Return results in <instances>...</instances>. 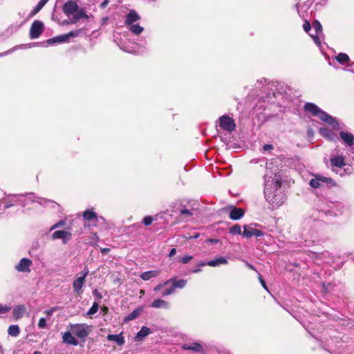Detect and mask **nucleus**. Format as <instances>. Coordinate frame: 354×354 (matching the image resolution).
I'll use <instances>...</instances> for the list:
<instances>
[{
	"label": "nucleus",
	"instance_id": "nucleus-27",
	"mask_svg": "<svg viewBox=\"0 0 354 354\" xmlns=\"http://www.w3.org/2000/svg\"><path fill=\"white\" fill-rule=\"evenodd\" d=\"M25 310L26 306L24 305L16 306L12 310L13 317L16 319L22 317Z\"/></svg>",
	"mask_w": 354,
	"mask_h": 354
},
{
	"label": "nucleus",
	"instance_id": "nucleus-11",
	"mask_svg": "<svg viewBox=\"0 0 354 354\" xmlns=\"http://www.w3.org/2000/svg\"><path fill=\"white\" fill-rule=\"evenodd\" d=\"M243 228V231L242 235L247 239L251 238L253 236L260 237L264 235L263 231L254 228L252 224L245 225Z\"/></svg>",
	"mask_w": 354,
	"mask_h": 354
},
{
	"label": "nucleus",
	"instance_id": "nucleus-9",
	"mask_svg": "<svg viewBox=\"0 0 354 354\" xmlns=\"http://www.w3.org/2000/svg\"><path fill=\"white\" fill-rule=\"evenodd\" d=\"M29 202H31V203L37 202L39 205L44 206V207H46L48 205H52L53 207H54L56 205H58L56 203H55L54 201H50V200H48V199L43 198H37V200L36 201L32 197L28 196L26 198H25V196L23 195V199H22L21 205L22 207H25L26 205H27L28 204Z\"/></svg>",
	"mask_w": 354,
	"mask_h": 354
},
{
	"label": "nucleus",
	"instance_id": "nucleus-18",
	"mask_svg": "<svg viewBox=\"0 0 354 354\" xmlns=\"http://www.w3.org/2000/svg\"><path fill=\"white\" fill-rule=\"evenodd\" d=\"M319 133L324 138H326L328 140L334 141L338 140L337 136L335 133H333L330 129L327 127H322L319 129Z\"/></svg>",
	"mask_w": 354,
	"mask_h": 354
},
{
	"label": "nucleus",
	"instance_id": "nucleus-5",
	"mask_svg": "<svg viewBox=\"0 0 354 354\" xmlns=\"http://www.w3.org/2000/svg\"><path fill=\"white\" fill-rule=\"evenodd\" d=\"M82 29L75 30L69 32L67 34L60 35L56 37H54L53 38H50L46 41V43L48 45H53L54 44L57 43H65L68 42L71 37H77L81 32Z\"/></svg>",
	"mask_w": 354,
	"mask_h": 354
},
{
	"label": "nucleus",
	"instance_id": "nucleus-33",
	"mask_svg": "<svg viewBox=\"0 0 354 354\" xmlns=\"http://www.w3.org/2000/svg\"><path fill=\"white\" fill-rule=\"evenodd\" d=\"M8 333L10 336L17 337L20 333V329L18 325H11L9 326Z\"/></svg>",
	"mask_w": 354,
	"mask_h": 354
},
{
	"label": "nucleus",
	"instance_id": "nucleus-23",
	"mask_svg": "<svg viewBox=\"0 0 354 354\" xmlns=\"http://www.w3.org/2000/svg\"><path fill=\"white\" fill-rule=\"evenodd\" d=\"M244 216V211L241 208H232L230 214V218L232 220L236 221L241 219Z\"/></svg>",
	"mask_w": 354,
	"mask_h": 354
},
{
	"label": "nucleus",
	"instance_id": "nucleus-10",
	"mask_svg": "<svg viewBox=\"0 0 354 354\" xmlns=\"http://www.w3.org/2000/svg\"><path fill=\"white\" fill-rule=\"evenodd\" d=\"M219 126L224 131L229 132L234 131L236 128L234 120L227 115H223L219 118Z\"/></svg>",
	"mask_w": 354,
	"mask_h": 354
},
{
	"label": "nucleus",
	"instance_id": "nucleus-12",
	"mask_svg": "<svg viewBox=\"0 0 354 354\" xmlns=\"http://www.w3.org/2000/svg\"><path fill=\"white\" fill-rule=\"evenodd\" d=\"M44 31V24L40 21H35L30 27V37L32 39L38 38Z\"/></svg>",
	"mask_w": 354,
	"mask_h": 354
},
{
	"label": "nucleus",
	"instance_id": "nucleus-30",
	"mask_svg": "<svg viewBox=\"0 0 354 354\" xmlns=\"http://www.w3.org/2000/svg\"><path fill=\"white\" fill-rule=\"evenodd\" d=\"M169 280L170 283H172V286L174 287V290L176 288H183L187 284V281L185 279L176 280V279L174 278Z\"/></svg>",
	"mask_w": 354,
	"mask_h": 354
},
{
	"label": "nucleus",
	"instance_id": "nucleus-2",
	"mask_svg": "<svg viewBox=\"0 0 354 354\" xmlns=\"http://www.w3.org/2000/svg\"><path fill=\"white\" fill-rule=\"evenodd\" d=\"M306 111L310 113L313 116L319 118L322 121L331 126L334 130L340 129L339 124L337 119L321 109L316 104L311 102H306L304 105Z\"/></svg>",
	"mask_w": 354,
	"mask_h": 354
},
{
	"label": "nucleus",
	"instance_id": "nucleus-44",
	"mask_svg": "<svg viewBox=\"0 0 354 354\" xmlns=\"http://www.w3.org/2000/svg\"><path fill=\"white\" fill-rule=\"evenodd\" d=\"M153 221V218H152V216H145L143 220H142V223L145 225H149L152 223Z\"/></svg>",
	"mask_w": 354,
	"mask_h": 354
},
{
	"label": "nucleus",
	"instance_id": "nucleus-48",
	"mask_svg": "<svg viewBox=\"0 0 354 354\" xmlns=\"http://www.w3.org/2000/svg\"><path fill=\"white\" fill-rule=\"evenodd\" d=\"M93 295L95 297V298L98 300H100L102 299V294L97 290H94L93 291Z\"/></svg>",
	"mask_w": 354,
	"mask_h": 354
},
{
	"label": "nucleus",
	"instance_id": "nucleus-61",
	"mask_svg": "<svg viewBox=\"0 0 354 354\" xmlns=\"http://www.w3.org/2000/svg\"><path fill=\"white\" fill-rule=\"evenodd\" d=\"M245 265L247 266V267H248V268H250V269H251V270H255L254 267L252 264H250V263H248V262L245 261Z\"/></svg>",
	"mask_w": 354,
	"mask_h": 354
},
{
	"label": "nucleus",
	"instance_id": "nucleus-34",
	"mask_svg": "<svg viewBox=\"0 0 354 354\" xmlns=\"http://www.w3.org/2000/svg\"><path fill=\"white\" fill-rule=\"evenodd\" d=\"M48 1L49 0H40L37 5L34 8L32 11L31 12L30 16H33L38 12H39Z\"/></svg>",
	"mask_w": 354,
	"mask_h": 354
},
{
	"label": "nucleus",
	"instance_id": "nucleus-51",
	"mask_svg": "<svg viewBox=\"0 0 354 354\" xmlns=\"http://www.w3.org/2000/svg\"><path fill=\"white\" fill-rule=\"evenodd\" d=\"M259 281H260L261 284L263 287V288L265 290H266L267 291H268V288L266 286L265 281L263 280V279L262 278V277L260 274L259 276Z\"/></svg>",
	"mask_w": 354,
	"mask_h": 354
},
{
	"label": "nucleus",
	"instance_id": "nucleus-43",
	"mask_svg": "<svg viewBox=\"0 0 354 354\" xmlns=\"http://www.w3.org/2000/svg\"><path fill=\"white\" fill-rule=\"evenodd\" d=\"M66 223L65 221L64 220H61L58 222H57L56 223H55L50 228V231H53L55 229H57L58 227H62L63 225H64Z\"/></svg>",
	"mask_w": 354,
	"mask_h": 354
},
{
	"label": "nucleus",
	"instance_id": "nucleus-58",
	"mask_svg": "<svg viewBox=\"0 0 354 354\" xmlns=\"http://www.w3.org/2000/svg\"><path fill=\"white\" fill-rule=\"evenodd\" d=\"M176 250L175 248H173L170 250L169 257H172L173 256H174L176 254Z\"/></svg>",
	"mask_w": 354,
	"mask_h": 354
},
{
	"label": "nucleus",
	"instance_id": "nucleus-41",
	"mask_svg": "<svg viewBox=\"0 0 354 354\" xmlns=\"http://www.w3.org/2000/svg\"><path fill=\"white\" fill-rule=\"evenodd\" d=\"M193 259L192 256L185 255L180 259L179 262L183 264L189 263Z\"/></svg>",
	"mask_w": 354,
	"mask_h": 354
},
{
	"label": "nucleus",
	"instance_id": "nucleus-40",
	"mask_svg": "<svg viewBox=\"0 0 354 354\" xmlns=\"http://www.w3.org/2000/svg\"><path fill=\"white\" fill-rule=\"evenodd\" d=\"M10 310L11 307L10 306L0 304V315L8 313Z\"/></svg>",
	"mask_w": 354,
	"mask_h": 354
},
{
	"label": "nucleus",
	"instance_id": "nucleus-63",
	"mask_svg": "<svg viewBox=\"0 0 354 354\" xmlns=\"http://www.w3.org/2000/svg\"><path fill=\"white\" fill-rule=\"evenodd\" d=\"M199 236H200L199 234H196L194 236H190V239H198L199 237Z\"/></svg>",
	"mask_w": 354,
	"mask_h": 354
},
{
	"label": "nucleus",
	"instance_id": "nucleus-42",
	"mask_svg": "<svg viewBox=\"0 0 354 354\" xmlns=\"http://www.w3.org/2000/svg\"><path fill=\"white\" fill-rule=\"evenodd\" d=\"M174 292H175V290H174V287L171 286L169 288L166 289L165 290H164L162 292V296L166 297V296L174 294Z\"/></svg>",
	"mask_w": 354,
	"mask_h": 354
},
{
	"label": "nucleus",
	"instance_id": "nucleus-54",
	"mask_svg": "<svg viewBox=\"0 0 354 354\" xmlns=\"http://www.w3.org/2000/svg\"><path fill=\"white\" fill-rule=\"evenodd\" d=\"M18 48V47L17 46V47H15V48H14L13 49H12V50H8V51H6V52H5V53H0V57H3V56H5V55H8L9 53H10L13 52V51H14L16 48Z\"/></svg>",
	"mask_w": 354,
	"mask_h": 354
},
{
	"label": "nucleus",
	"instance_id": "nucleus-7",
	"mask_svg": "<svg viewBox=\"0 0 354 354\" xmlns=\"http://www.w3.org/2000/svg\"><path fill=\"white\" fill-rule=\"evenodd\" d=\"M181 348L185 351H191L196 354H207L208 351V346L206 344H203L198 342L183 344Z\"/></svg>",
	"mask_w": 354,
	"mask_h": 354
},
{
	"label": "nucleus",
	"instance_id": "nucleus-35",
	"mask_svg": "<svg viewBox=\"0 0 354 354\" xmlns=\"http://www.w3.org/2000/svg\"><path fill=\"white\" fill-rule=\"evenodd\" d=\"M230 234L232 235L242 234L241 227L239 224H235L229 229Z\"/></svg>",
	"mask_w": 354,
	"mask_h": 354
},
{
	"label": "nucleus",
	"instance_id": "nucleus-53",
	"mask_svg": "<svg viewBox=\"0 0 354 354\" xmlns=\"http://www.w3.org/2000/svg\"><path fill=\"white\" fill-rule=\"evenodd\" d=\"M273 149V146L272 145H270V144H266V145H264L263 147V151H270Z\"/></svg>",
	"mask_w": 354,
	"mask_h": 354
},
{
	"label": "nucleus",
	"instance_id": "nucleus-59",
	"mask_svg": "<svg viewBox=\"0 0 354 354\" xmlns=\"http://www.w3.org/2000/svg\"><path fill=\"white\" fill-rule=\"evenodd\" d=\"M207 241L210 243H217L218 242V240L216 239H209Z\"/></svg>",
	"mask_w": 354,
	"mask_h": 354
},
{
	"label": "nucleus",
	"instance_id": "nucleus-25",
	"mask_svg": "<svg viewBox=\"0 0 354 354\" xmlns=\"http://www.w3.org/2000/svg\"><path fill=\"white\" fill-rule=\"evenodd\" d=\"M63 342L71 345L77 346L78 342L73 336L72 332H66L63 335Z\"/></svg>",
	"mask_w": 354,
	"mask_h": 354
},
{
	"label": "nucleus",
	"instance_id": "nucleus-55",
	"mask_svg": "<svg viewBox=\"0 0 354 354\" xmlns=\"http://www.w3.org/2000/svg\"><path fill=\"white\" fill-rule=\"evenodd\" d=\"M109 2V0H104L101 4H100V8H105L106 7V6L108 5Z\"/></svg>",
	"mask_w": 354,
	"mask_h": 354
},
{
	"label": "nucleus",
	"instance_id": "nucleus-57",
	"mask_svg": "<svg viewBox=\"0 0 354 354\" xmlns=\"http://www.w3.org/2000/svg\"><path fill=\"white\" fill-rule=\"evenodd\" d=\"M6 201L7 202L6 203L5 206H4L5 209H8V208H10V207H12L14 205L13 203H11L8 201Z\"/></svg>",
	"mask_w": 354,
	"mask_h": 354
},
{
	"label": "nucleus",
	"instance_id": "nucleus-14",
	"mask_svg": "<svg viewBox=\"0 0 354 354\" xmlns=\"http://www.w3.org/2000/svg\"><path fill=\"white\" fill-rule=\"evenodd\" d=\"M32 262L30 259L23 258L20 260L19 263L15 266V268L20 272H30V267L32 266Z\"/></svg>",
	"mask_w": 354,
	"mask_h": 354
},
{
	"label": "nucleus",
	"instance_id": "nucleus-62",
	"mask_svg": "<svg viewBox=\"0 0 354 354\" xmlns=\"http://www.w3.org/2000/svg\"><path fill=\"white\" fill-rule=\"evenodd\" d=\"M304 238L305 239V242H308V241H311V240H308V234H302ZM312 242H314V241H312Z\"/></svg>",
	"mask_w": 354,
	"mask_h": 354
},
{
	"label": "nucleus",
	"instance_id": "nucleus-4",
	"mask_svg": "<svg viewBox=\"0 0 354 354\" xmlns=\"http://www.w3.org/2000/svg\"><path fill=\"white\" fill-rule=\"evenodd\" d=\"M335 184L332 178L318 174L313 175V178L309 182V185L314 189H322L328 185H335Z\"/></svg>",
	"mask_w": 354,
	"mask_h": 354
},
{
	"label": "nucleus",
	"instance_id": "nucleus-50",
	"mask_svg": "<svg viewBox=\"0 0 354 354\" xmlns=\"http://www.w3.org/2000/svg\"><path fill=\"white\" fill-rule=\"evenodd\" d=\"M6 201H8L11 203L17 204V198H14V195H9L6 198Z\"/></svg>",
	"mask_w": 354,
	"mask_h": 354
},
{
	"label": "nucleus",
	"instance_id": "nucleus-45",
	"mask_svg": "<svg viewBox=\"0 0 354 354\" xmlns=\"http://www.w3.org/2000/svg\"><path fill=\"white\" fill-rule=\"evenodd\" d=\"M170 283V280H167L162 283H158L157 286H156L153 288V290L157 292L159 291L161 288H162L164 286H167Z\"/></svg>",
	"mask_w": 354,
	"mask_h": 354
},
{
	"label": "nucleus",
	"instance_id": "nucleus-60",
	"mask_svg": "<svg viewBox=\"0 0 354 354\" xmlns=\"http://www.w3.org/2000/svg\"><path fill=\"white\" fill-rule=\"evenodd\" d=\"M218 354H231L228 351L223 349L218 351Z\"/></svg>",
	"mask_w": 354,
	"mask_h": 354
},
{
	"label": "nucleus",
	"instance_id": "nucleus-24",
	"mask_svg": "<svg viewBox=\"0 0 354 354\" xmlns=\"http://www.w3.org/2000/svg\"><path fill=\"white\" fill-rule=\"evenodd\" d=\"M151 307L154 308L168 309L169 308V304L163 299H157L152 302Z\"/></svg>",
	"mask_w": 354,
	"mask_h": 354
},
{
	"label": "nucleus",
	"instance_id": "nucleus-17",
	"mask_svg": "<svg viewBox=\"0 0 354 354\" xmlns=\"http://www.w3.org/2000/svg\"><path fill=\"white\" fill-rule=\"evenodd\" d=\"M228 263L227 260L223 257L217 258L214 260L209 261L207 262L201 261L198 263L199 266H209L212 267L219 266L220 265L227 264Z\"/></svg>",
	"mask_w": 354,
	"mask_h": 354
},
{
	"label": "nucleus",
	"instance_id": "nucleus-32",
	"mask_svg": "<svg viewBox=\"0 0 354 354\" xmlns=\"http://www.w3.org/2000/svg\"><path fill=\"white\" fill-rule=\"evenodd\" d=\"M336 60L341 64H345L349 61V57L347 54L344 53H339L335 57Z\"/></svg>",
	"mask_w": 354,
	"mask_h": 354
},
{
	"label": "nucleus",
	"instance_id": "nucleus-15",
	"mask_svg": "<svg viewBox=\"0 0 354 354\" xmlns=\"http://www.w3.org/2000/svg\"><path fill=\"white\" fill-rule=\"evenodd\" d=\"M72 234L70 232L65 230H57L52 234V239H62L63 243H66L71 239Z\"/></svg>",
	"mask_w": 354,
	"mask_h": 354
},
{
	"label": "nucleus",
	"instance_id": "nucleus-36",
	"mask_svg": "<svg viewBox=\"0 0 354 354\" xmlns=\"http://www.w3.org/2000/svg\"><path fill=\"white\" fill-rule=\"evenodd\" d=\"M24 22H22L20 24H12L10 25L6 30V34L8 35H12L15 32H16L19 28L23 25Z\"/></svg>",
	"mask_w": 354,
	"mask_h": 354
},
{
	"label": "nucleus",
	"instance_id": "nucleus-38",
	"mask_svg": "<svg viewBox=\"0 0 354 354\" xmlns=\"http://www.w3.org/2000/svg\"><path fill=\"white\" fill-rule=\"evenodd\" d=\"M140 311L138 309L133 310L125 317V322H129L135 319L140 315Z\"/></svg>",
	"mask_w": 354,
	"mask_h": 354
},
{
	"label": "nucleus",
	"instance_id": "nucleus-39",
	"mask_svg": "<svg viewBox=\"0 0 354 354\" xmlns=\"http://www.w3.org/2000/svg\"><path fill=\"white\" fill-rule=\"evenodd\" d=\"M99 308V305L97 302H94L91 306V308L88 310L86 315L88 316H91L94 314H95Z\"/></svg>",
	"mask_w": 354,
	"mask_h": 354
},
{
	"label": "nucleus",
	"instance_id": "nucleus-21",
	"mask_svg": "<svg viewBox=\"0 0 354 354\" xmlns=\"http://www.w3.org/2000/svg\"><path fill=\"white\" fill-rule=\"evenodd\" d=\"M86 279L84 277H81L77 274L76 279L74 280L73 286L74 288V291L78 294L82 292V286L84 284Z\"/></svg>",
	"mask_w": 354,
	"mask_h": 354
},
{
	"label": "nucleus",
	"instance_id": "nucleus-13",
	"mask_svg": "<svg viewBox=\"0 0 354 354\" xmlns=\"http://www.w3.org/2000/svg\"><path fill=\"white\" fill-rule=\"evenodd\" d=\"M313 28L315 32V34L309 33L310 36L313 38V41L317 46L321 45V40L319 35H322V26L318 21H315L313 23Z\"/></svg>",
	"mask_w": 354,
	"mask_h": 354
},
{
	"label": "nucleus",
	"instance_id": "nucleus-20",
	"mask_svg": "<svg viewBox=\"0 0 354 354\" xmlns=\"http://www.w3.org/2000/svg\"><path fill=\"white\" fill-rule=\"evenodd\" d=\"M83 217L87 221L104 220L102 216H98L92 209L85 210L83 213Z\"/></svg>",
	"mask_w": 354,
	"mask_h": 354
},
{
	"label": "nucleus",
	"instance_id": "nucleus-49",
	"mask_svg": "<svg viewBox=\"0 0 354 354\" xmlns=\"http://www.w3.org/2000/svg\"><path fill=\"white\" fill-rule=\"evenodd\" d=\"M304 30L305 32H308L311 30L310 24L308 21H305V23L303 25Z\"/></svg>",
	"mask_w": 354,
	"mask_h": 354
},
{
	"label": "nucleus",
	"instance_id": "nucleus-47",
	"mask_svg": "<svg viewBox=\"0 0 354 354\" xmlns=\"http://www.w3.org/2000/svg\"><path fill=\"white\" fill-rule=\"evenodd\" d=\"M89 270L88 268L86 266L84 267V270L77 274V275H80L81 277H84V279H86V276L88 274Z\"/></svg>",
	"mask_w": 354,
	"mask_h": 354
},
{
	"label": "nucleus",
	"instance_id": "nucleus-19",
	"mask_svg": "<svg viewBox=\"0 0 354 354\" xmlns=\"http://www.w3.org/2000/svg\"><path fill=\"white\" fill-rule=\"evenodd\" d=\"M140 19V15L134 10H131L127 14L125 19L127 26L136 24Z\"/></svg>",
	"mask_w": 354,
	"mask_h": 354
},
{
	"label": "nucleus",
	"instance_id": "nucleus-8",
	"mask_svg": "<svg viewBox=\"0 0 354 354\" xmlns=\"http://www.w3.org/2000/svg\"><path fill=\"white\" fill-rule=\"evenodd\" d=\"M350 207L348 204L342 202H337L333 204V206L326 212V213L337 216L339 214L347 213Z\"/></svg>",
	"mask_w": 354,
	"mask_h": 354
},
{
	"label": "nucleus",
	"instance_id": "nucleus-64",
	"mask_svg": "<svg viewBox=\"0 0 354 354\" xmlns=\"http://www.w3.org/2000/svg\"><path fill=\"white\" fill-rule=\"evenodd\" d=\"M109 250V248H102V249L101 250V252H102V253H103V254H106Z\"/></svg>",
	"mask_w": 354,
	"mask_h": 354
},
{
	"label": "nucleus",
	"instance_id": "nucleus-26",
	"mask_svg": "<svg viewBox=\"0 0 354 354\" xmlns=\"http://www.w3.org/2000/svg\"><path fill=\"white\" fill-rule=\"evenodd\" d=\"M151 333V330L147 326H142L135 337L136 341H141Z\"/></svg>",
	"mask_w": 354,
	"mask_h": 354
},
{
	"label": "nucleus",
	"instance_id": "nucleus-1",
	"mask_svg": "<svg viewBox=\"0 0 354 354\" xmlns=\"http://www.w3.org/2000/svg\"><path fill=\"white\" fill-rule=\"evenodd\" d=\"M272 162L267 165V173L265 174V188L264 195L266 201L272 204L274 207H279L281 205L286 201V194L281 189V178L277 175L275 169L274 171V177L269 175L268 170L270 169V165Z\"/></svg>",
	"mask_w": 354,
	"mask_h": 354
},
{
	"label": "nucleus",
	"instance_id": "nucleus-22",
	"mask_svg": "<svg viewBox=\"0 0 354 354\" xmlns=\"http://www.w3.org/2000/svg\"><path fill=\"white\" fill-rule=\"evenodd\" d=\"M330 164L333 167L342 168L346 165L345 158L342 156H335L330 158Z\"/></svg>",
	"mask_w": 354,
	"mask_h": 354
},
{
	"label": "nucleus",
	"instance_id": "nucleus-16",
	"mask_svg": "<svg viewBox=\"0 0 354 354\" xmlns=\"http://www.w3.org/2000/svg\"><path fill=\"white\" fill-rule=\"evenodd\" d=\"M339 137L346 145L350 147L354 145V136L351 133L342 131Z\"/></svg>",
	"mask_w": 354,
	"mask_h": 354
},
{
	"label": "nucleus",
	"instance_id": "nucleus-29",
	"mask_svg": "<svg viewBox=\"0 0 354 354\" xmlns=\"http://www.w3.org/2000/svg\"><path fill=\"white\" fill-rule=\"evenodd\" d=\"M128 30L135 35H139L144 31V28L138 24L127 26Z\"/></svg>",
	"mask_w": 354,
	"mask_h": 354
},
{
	"label": "nucleus",
	"instance_id": "nucleus-52",
	"mask_svg": "<svg viewBox=\"0 0 354 354\" xmlns=\"http://www.w3.org/2000/svg\"><path fill=\"white\" fill-rule=\"evenodd\" d=\"M14 198H17V204L21 205L22 199H23V195L22 194L14 195Z\"/></svg>",
	"mask_w": 354,
	"mask_h": 354
},
{
	"label": "nucleus",
	"instance_id": "nucleus-3",
	"mask_svg": "<svg viewBox=\"0 0 354 354\" xmlns=\"http://www.w3.org/2000/svg\"><path fill=\"white\" fill-rule=\"evenodd\" d=\"M63 12L68 17L73 16L72 24H75L81 19L88 18L84 10L80 8L77 1L74 0L68 1L64 4Z\"/></svg>",
	"mask_w": 354,
	"mask_h": 354
},
{
	"label": "nucleus",
	"instance_id": "nucleus-56",
	"mask_svg": "<svg viewBox=\"0 0 354 354\" xmlns=\"http://www.w3.org/2000/svg\"><path fill=\"white\" fill-rule=\"evenodd\" d=\"M44 313L47 315L48 317H50L53 314V312L51 309L47 310L44 311Z\"/></svg>",
	"mask_w": 354,
	"mask_h": 354
},
{
	"label": "nucleus",
	"instance_id": "nucleus-37",
	"mask_svg": "<svg viewBox=\"0 0 354 354\" xmlns=\"http://www.w3.org/2000/svg\"><path fill=\"white\" fill-rule=\"evenodd\" d=\"M180 215L182 217V219L188 221L189 217H191L193 215V213L190 209L184 208L180 209Z\"/></svg>",
	"mask_w": 354,
	"mask_h": 354
},
{
	"label": "nucleus",
	"instance_id": "nucleus-46",
	"mask_svg": "<svg viewBox=\"0 0 354 354\" xmlns=\"http://www.w3.org/2000/svg\"><path fill=\"white\" fill-rule=\"evenodd\" d=\"M46 319L44 317L40 318V319L39 320V322H38V327L41 329H43L44 328H46Z\"/></svg>",
	"mask_w": 354,
	"mask_h": 354
},
{
	"label": "nucleus",
	"instance_id": "nucleus-6",
	"mask_svg": "<svg viewBox=\"0 0 354 354\" xmlns=\"http://www.w3.org/2000/svg\"><path fill=\"white\" fill-rule=\"evenodd\" d=\"M71 330L73 335L84 341L90 333V326L86 324H72Z\"/></svg>",
	"mask_w": 354,
	"mask_h": 354
},
{
	"label": "nucleus",
	"instance_id": "nucleus-28",
	"mask_svg": "<svg viewBox=\"0 0 354 354\" xmlns=\"http://www.w3.org/2000/svg\"><path fill=\"white\" fill-rule=\"evenodd\" d=\"M159 271L158 270L146 271L140 274V278L144 281H147L157 277Z\"/></svg>",
	"mask_w": 354,
	"mask_h": 354
},
{
	"label": "nucleus",
	"instance_id": "nucleus-31",
	"mask_svg": "<svg viewBox=\"0 0 354 354\" xmlns=\"http://www.w3.org/2000/svg\"><path fill=\"white\" fill-rule=\"evenodd\" d=\"M107 339L111 341H114L119 345L124 344V337L121 335H109Z\"/></svg>",
	"mask_w": 354,
	"mask_h": 354
}]
</instances>
